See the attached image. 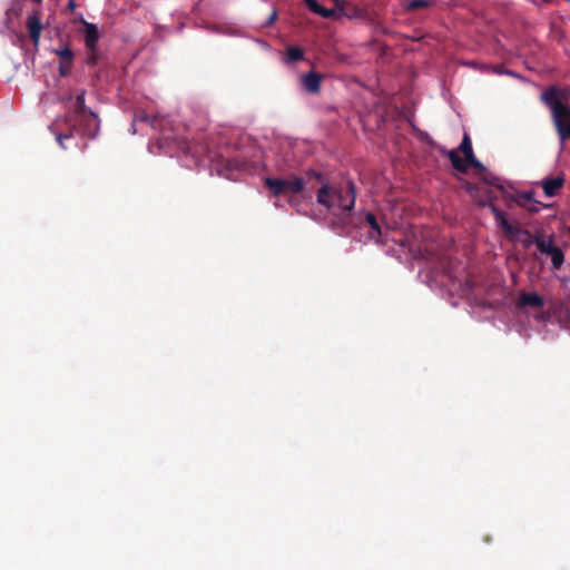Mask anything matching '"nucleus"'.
Listing matches in <instances>:
<instances>
[{
	"label": "nucleus",
	"mask_w": 570,
	"mask_h": 570,
	"mask_svg": "<svg viewBox=\"0 0 570 570\" xmlns=\"http://www.w3.org/2000/svg\"><path fill=\"white\" fill-rule=\"evenodd\" d=\"M432 3V0H410L406 4L409 11H415L419 9L428 8Z\"/></svg>",
	"instance_id": "obj_22"
},
{
	"label": "nucleus",
	"mask_w": 570,
	"mask_h": 570,
	"mask_svg": "<svg viewBox=\"0 0 570 570\" xmlns=\"http://www.w3.org/2000/svg\"><path fill=\"white\" fill-rule=\"evenodd\" d=\"M265 186L272 191L273 196L279 197L284 194L296 195L304 190L305 181L301 177L293 176L291 178H272L265 179Z\"/></svg>",
	"instance_id": "obj_6"
},
{
	"label": "nucleus",
	"mask_w": 570,
	"mask_h": 570,
	"mask_svg": "<svg viewBox=\"0 0 570 570\" xmlns=\"http://www.w3.org/2000/svg\"><path fill=\"white\" fill-rule=\"evenodd\" d=\"M308 178H315L322 186L316 193V202L333 214H350L355 205L356 193L352 180L331 185L321 173L313 169L306 171Z\"/></svg>",
	"instance_id": "obj_2"
},
{
	"label": "nucleus",
	"mask_w": 570,
	"mask_h": 570,
	"mask_svg": "<svg viewBox=\"0 0 570 570\" xmlns=\"http://www.w3.org/2000/svg\"><path fill=\"white\" fill-rule=\"evenodd\" d=\"M524 247H530L532 244H534V236L531 235V238H528L527 236H519L518 238Z\"/></svg>",
	"instance_id": "obj_26"
},
{
	"label": "nucleus",
	"mask_w": 570,
	"mask_h": 570,
	"mask_svg": "<svg viewBox=\"0 0 570 570\" xmlns=\"http://www.w3.org/2000/svg\"><path fill=\"white\" fill-rule=\"evenodd\" d=\"M304 59V51L298 47H288L286 51L287 62H297Z\"/></svg>",
	"instance_id": "obj_19"
},
{
	"label": "nucleus",
	"mask_w": 570,
	"mask_h": 570,
	"mask_svg": "<svg viewBox=\"0 0 570 570\" xmlns=\"http://www.w3.org/2000/svg\"><path fill=\"white\" fill-rule=\"evenodd\" d=\"M569 234H570V227H569Z\"/></svg>",
	"instance_id": "obj_29"
},
{
	"label": "nucleus",
	"mask_w": 570,
	"mask_h": 570,
	"mask_svg": "<svg viewBox=\"0 0 570 570\" xmlns=\"http://www.w3.org/2000/svg\"><path fill=\"white\" fill-rule=\"evenodd\" d=\"M491 187L494 186L487 185L483 183V185L471 186L469 188V191L480 206L490 207L497 224L501 227L503 224H507L508 218L505 216V213L493 204L494 199H497L498 196L495 195L494 190Z\"/></svg>",
	"instance_id": "obj_5"
},
{
	"label": "nucleus",
	"mask_w": 570,
	"mask_h": 570,
	"mask_svg": "<svg viewBox=\"0 0 570 570\" xmlns=\"http://www.w3.org/2000/svg\"><path fill=\"white\" fill-rule=\"evenodd\" d=\"M564 175L560 174L557 177H546L540 181L543 193L548 197H554L564 185Z\"/></svg>",
	"instance_id": "obj_7"
},
{
	"label": "nucleus",
	"mask_w": 570,
	"mask_h": 570,
	"mask_svg": "<svg viewBox=\"0 0 570 570\" xmlns=\"http://www.w3.org/2000/svg\"><path fill=\"white\" fill-rule=\"evenodd\" d=\"M75 8H76V3H75V1H73V0H69V2H68V9L72 11V10H75Z\"/></svg>",
	"instance_id": "obj_27"
},
{
	"label": "nucleus",
	"mask_w": 570,
	"mask_h": 570,
	"mask_svg": "<svg viewBox=\"0 0 570 570\" xmlns=\"http://www.w3.org/2000/svg\"><path fill=\"white\" fill-rule=\"evenodd\" d=\"M553 235H550L548 238H546L542 234L534 236V244L538 250L546 255H549L557 247L553 245Z\"/></svg>",
	"instance_id": "obj_13"
},
{
	"label": "nucleus",
	"mask_w": 570,
	"mask_h": 570,
	"mask_svg": "<svg viewBox=\"0 0 570 570\" xmlns=\"http://www.w3.org/2000/svg\"><path fill=\"white\" fill-rule=\"evenodd\" d=\"M501 228L510 239H517L519 236H527L528 238H531V233L528 229H521L520 227L510 224L509 220L507 224H503Z\"/></svg>",
	"instance_id": "obj_16"
},
{
	"label": "nucleus",
	"mask_w": 570,
	"mask_h": 570,
	"mask_svg": "<svg viewBox=\"0 0 570 570\" xmlns=\"http://www.w3.org/2000/svg\"><path fill=\"white\" fill-rule=\"evenodd\" d=\"M307 8L315 14L321 16L322 18H333L336 12L333 9H327L322 7L316 0H303Z\"/></svg>",
	"instance_id": "obj_14"
},
{
	"label": "nucleus",
	"mask_w": 570,
	"mask_h": 570,
	"mask_svg": "<svg viewBox=\"0 0 570 570\" xmlns=\"http://www.w3.org/2000/svg\"><path fill=\"white\" fill-rule=\"evenodd\" d=\"M541 99L550 108L559 139L561 144H564L570 139V91L550 86L543 91Z\"/></svg>",
	"instance_id": "obj_3"
},
{
	"label": "nucleus",
	"mask_w": 570,
	"mask_h": 570,
	"mask_svg": "<svg viewBox=\"0 0 570 570\" xmlns=\"http://www.w3.org/2000/svg\"><path fill=\"white\" fill-rule=\"evenodd\" d=\"M459 150L464 155V164L468 168L472 167L480 175L482 181L487 185H493L494 188L502 194H505L504 186L499 181V178L493 176L474 156L472 142L468 134L463 135L462 141L459 146Z\"/></svg>",
	"instance_id": "obj_4"
},
{
	"label": "nucleus",
	"mask_w": 570,
	"mask_h": 570,
	"mask_svg": "<svg viewBox=\"0 0 570 570\" xmlns=\"http://www.w3.org/2000/svg\"><path fill=\"white\" fill-rule=\"evenodd\" d=\"M26 26L29 31V36H30L32 43L35 45V47H38L43 26H42L37 12L30 14L27 18Z\"/></svg>",
	"instance_id": "obj_8"
},
{
	"label": "nucleus",
	"mask_w": 570,
	"mask_h": 570,
	"mask_svg": "<svg viewBox=\"0 0 570 570\" xmlns=\"http://www.w3.org/2000/svg\"><path fill=\"white\" fill-rule=\"evenodd\" d=\"M55 53L59 57L60 61H65L67 63L73 62V52L70 47L65 46L63 48L55 50Z\"/></svg>",
	"instance_id": "obj_21"
},
{
	"label": "nucleus",
	"mask_w": 570,
	"mask_h": 570,
	"mask_svg": "<svg viewBox=\"0 0 570 570\" xmlns=\"http://www.w3.org/2000/svg\"><path fill=\"white\" fill-rule=\"evenodd\" d=\"M86 91L81 90L75 98L72 108L61 118L57 119L50 127L57 142L63 149L65 140L70 139L75 134L89 139L97 137L100 129L98 115L86 106Z\"/></svg>",
	"instance_id": "obj_1"
},
{
	"label": "nucleus",
	"mask_w": 570,
	"mask_h": 570,
	"mask_svg": "<svg viewBox=\"0 0 570 570\" xmlns=\"http://www.w3.org/2000/svg\"><path fill=\"white\" fill-rule=\"evenodd\" d=\"M519 306L542 307L543 298L537 293H521L518 301Z\"/></svg>",
	"instance_id": "obj_12"
},
{
	"label": "nucleus",
	"mask_w": 570,
	"mask_h": 570,
	"mask_svg": "<svg viewBox=\"0 0 570 570\" xmlns=\"http://www.w3.org/2000/svg\"><path fill=\"white\" fill-rule=\"evenodd\" d=\"M542 204L540 202H537V200H532L531 204H529V206L525 207V209L530 213H538L541 208Z\"/></svg>",
	"instance_id": "obj_25"
},
{
	"label": "nucleus",
	"mask_w": 570,
	"mask_h": 570,
	"mask_svg": "<svg viewBox=\"0 0 570 570\" xmlns=\"http://www.w3.org/2000/svg\"><path fill=\"white\" fill-rule=\"evenodd\" d=\"M159 118L156 117V116H149L147 115L144 110H138L135 116H134V120H132V128H134V132H136V124L137 122H147L149 124V126L151 128H158V125H159Z\"/></svg>",
	"instance_id": "obj_15"
},
{
	"label": "nucleus",
	"mask_w": 570,
	"mask_h": 570,
	"mask_svg": "<svg viewBox=\"0 0 570 570\" xmlns=\"http://www.w3.org/2000/svg\"><path fill=\"white\" fill-rule=\"evenodd\" d=\"M549 256L551 257V263L554 269H560L564 262V254L560 247H556Z\"/></svg>",
	"instance_id": "obj_18"
},
{
	"label": "nucleus",
	"mask_w": 570,
	"mask_h": 570,
	"mask_svg": "<svg viewBox=\"0 0 570 570\" xmlns=\"http://www.w3.org/2000/svg\"><path fill=\"white\" fill-rule=\"evenodd\" d=\"M323 76L315 71H309L302 77V85L304 89L309 94H318L321 90V82Z\"/></svg>",
	"instance_id": "obj_9"
},
{
	"label": "nucleus",
	"mask_w": 570,
	"mask_h": 570,
	"mask_svg": "<svg viewBox=\"0 0 570 570\" xmlns=\"http://www.w3.org/2000/svg\"><path fill=\"white\" fill-rule=\"evenodd\" d=\"M276 18V12H273L272 17H271V22Z\"/></svg>",
	"instance_id": "obj_28"
},
{
	"label": "nucleus",
	"mask_w": 570,
	"mask_h": 570,
	"mask_svg": "<svg viewBox=\"0 0 570 570\" xmlns=\"http://www.w3.org/2000/svg\"><path fill=\"white\" fill-rule=\"evenodd\" d=\"M512 199L520 207L525 208L533 200V193L532 191H523V193L518 194Z\"/></svg>",
	"instance_id": "obj_20"
},
{
	"label": "nucleus",
	"mask_w": 570,
	"mask_h": 570,
	"mask_svg": "<svg viewBox=\"0 0 570 570\" xmlns=\"http://www.w3.org/2000/svg\"><path fill=\"white\" fill-rule=\"evenodd\" d=\"M98 59H99V56H98V52H97V48L96 49H88V57H87V65L88 66H95L97 65L98 62Z\"/></svg>",
	"instance_id": "obj_23"
},
{
	"label": "nucleus",
	"mask_w": 570,
	"mask_h": 570,
	"mask_svg": "<svg viewBox=\"0 0 570 570\" xmlns=\"http://www.w3.org/2000/svg\"><path fill=\"white\" fill-rule=\"evenodd\" d=\"M85 45L87 49H96L100 32L98 27L90 22H85Z\"/></svg>",
	"instance_id": "obj_10"
},
{
	"label": "nucleus",
	"mask_w": 570,
	"mask_h": 570,
	"mask_svg": "<svg viewBox=\"0 0 570 570\" xmlns=\"http://www.w3.org/2000/svg\"><path fill=\"white\" fill-rule=\"evenodd\" d=\"M71 68H72V63H67L65 61H60V63H59L60 76H62V77L68 76L71 71Z\"/></svg>",
	"instance_id": "obj_24"
},
{
	"label": "nucleus",
	"mask_w": 570,
	"mask_h": 570,
	"mask_svg": "<svg viewBox=\"0 0 570 570\" xmlns=\"http://www.w3.org/2000/svg\"><path fill=\"white\" fill-rule=\"evenodd\" d=\"M365 222L368 224V226L371 228V232H370L371 238H376V237L381 236V226L379 225L377 219L374 214L367 213L365 215Z\"/></svg>",
	"instance_id": "obj_17"
},
{
	"label": "nucleus",
	"mask_w": 570,
	"mask_h": 570,
	"mask_svg": "<svg viewBox=\"0 0 570 570\" xmlns=\"http://www.w3.org/2000/svg\"><path fill=\"white\" fill-rule=\"evenodd\" d=\"M438 150L442 155H446L449 157L454 169H456L458 171L463 173V174L468 171V166H466V164H464L463 159L459 156L458 150H455V149L446 150L442 146L438 147Z\"/></svg>",
	"instance_id": "obj_11"
}]
</instances>
